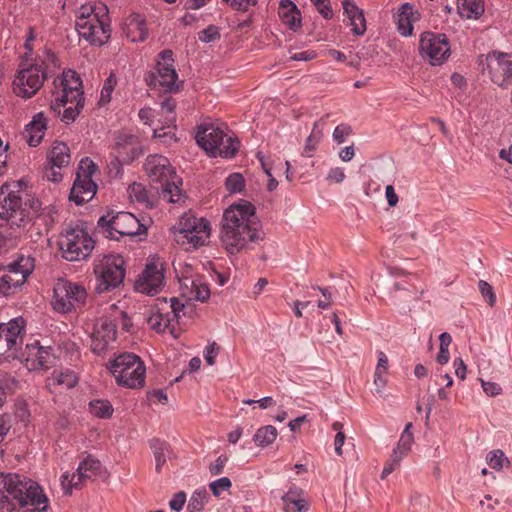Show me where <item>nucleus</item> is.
Wrapping results in <instances>:
<instances>
[{"instance_id": "1", "label": "nucleus", "mask_w": 512, "mask_h": 512, "mask_svg": "<svg viewBox=\"0 0 512 512\" xmlns=\"http://www.w3.org/2000/svg\"><path fill=\"white\" fill-rule=\"evenodd\" d=\"M264 236L250 201L240 199L226 208V252L239 253L249 242H260Z\"/></svg>"}, {"instance_id": "2", "label": "nucleus", "mask_w": 512, "mask_h": 512, "mask_svg": "<svg viewBox=\"0 0 512 512\" xmlns=\"http://www.w3.org/2000/svg\"><path fill=\"white\" fill-rule=\"evenodd\" d=\"M48 507L49 499L36 481L17 473H0L1 510L31 508L30 512H44Z\"/></svg>"}, {"instance_id": "3", "label": "nucleus", "mask_w": 512, "mask_h": 512, "mask_svg": "<svg viewBox=\"0 0 512 512\" xmlns=\"http://www.w3.org/2000/svg\"><path fill=\"white\" fill-rule=\"evenodd\" d=\"M144 170L161 199L169 203L185 201L186 196L179 187L182 180L176 175L168 158L158 154L149 155L144 163Z\"/></svg>"}, {"instance_id": "4", "label": "nucleus", "mask_w": 512, "mask_h": 512, "mask_svg": "<svg viewBox=\"0 0 512 512\" xmlns=\"http://www.w3.org/2000/svg\"><path fill=\"white\" fill-rule=\"evenodd\" d=\"M79 37L91 45L101 46L111 36L108 8L103 5H82L75 23Z\"/></svg>"}, {"instance_id": "5", "label": "nucleus", "mask_w": 512, "mask_h": 512, "mask_svg": "<svg viewBox=\"0 0 512 512\" xmlns=\"http://www.w3.org/2000/svg\"><path fill=\"white\" fill-rule=\"evenodd\" d=\"M21 187L22 182L15 181L0 189V220L11 228L25 226L31 221L28 210L23 207Z\"/></svg>"}, {"instance_id": "6", "label": "nucleus", "mask_w": 512, "mask_h": 512, "mask_svg": "<svg viewBox=\"0 0 512 512\" xmlns=\"http://www.w3.org/2000/svg\"><path fill=\"white\" fill-rule=\"evenodd\" d=\"M108 369L118 385L130 389L143 387L146 368L141 358L133 353H122L108 364Z\"/></svg>"}, {"instance_id": "7", "label": "nucleus", "mask_w": 512, "mask_h": 512, "mask_svg": "<svg viewBox=\"0 0 512 512\" xmlns=\"http://www.w3.org/2000/svg\"><path fill=\"white\" fill-rule=\"evenodd\" d=\"M173 234L177 244L186 251L196 250L208 242L209 222L204 218L185 214L180 218L178 227L174 228Z\"/></svg>"}, {"instance_id": "8", "label": "nucleus", "mask_w": 512, "mask_h": 512, "mask_svg": "<svg viewBox=\"0 0 512 512\" xmlns=\"http://www.w3.org/2000/svg\"><path fill=\"white\" fill-rule=\"evenodd\" d=\"M55 91L50 109L61 113V108L67 105L84 106L82 81L75 71L68 70L54 80Z\"/></svg>"}, {"instance_id": "9", "label": "nucleus", "mask_w": 512, "mask_h": 512, "mask_svg": "<svg viewBox=\"0 0 512 512\" xmlns=\"http://www.w3.org/2000/svg\"><path fill=\"white\" fill-rule=\"evenodd\" d=\"M145 80L149 87L159 92L173 93L179 91L181 83L178 81L171 50L167 49L159 53L155 71L150 72Z\"/></svg>"}, {"instance_id": "10", "label": "nucleus", "mask_w": 512, "mask_h": 512, "mask_svg": "<svg viewBox=\"0 0 512 512\" xmlns=\"http://www.w3.org/2000/svg\"><path fill=\"white\" fill-rule=\"evenodd\" d=\"M46 78L47 71L43 61L21 63L13 81V91L18 97L29 99L40 90Z\"/></svg>"}, {"instance_id": "11", "label": "nucleus", "mask_w": 512, "mask_h": 512, "mask_svg": "<svg viewBox=\"0 0 512 512\" xmlns=\"http://www.w3.org/2000/svg\"><path fill=\"white\" fill-rule=\"evenodd\" d=\"M98 227L105 237L119 240L123 236H136L145 230L138 218L130 212L121 211L111 216V213L101 216Z\"/></svg>"}, {"instance_id": "12", "label": "nucleus", "mask_w": 512, "mask_h": 512, "mask_svg": "<svg viewBox=\"0 0 512 512\" xmlns=\"http://www.w3.org/2000/svg\"><path fill=\"white\" fill-rule=\"evenodd\" d=\"M87 300L86 289L75 282L59 280L54 286L51 305L59 313H71L82 308Z\"/></svg>"}, {"instance_id": "13", "label": "nucleus", "mask_w": 512, "mask_h": 512, "mask_svg": "<svg viewBox=\"0 0 512 512\" xmlns=\"http://www.w3.org/2000/svg\"><path fill=\"white\" fill-rule=\"evenodd\" d=\"M125 261L120 255H107L100 259L94 267L97 285L96 291L104 293L118 287L125 277Z\"/></svg>"}, {"instance_id": "14", "label": "nucleus", "mask_w": 512, "mask_h": 512, "mask_svg": "<svg viewBox=\"0 0 512 512\" xmlns=\"http://www.w3.org/2000/svg\"><path fill=\"white\" fill-rule=\"evenodd\" d=\"M59 247L66 260L80 261L90 255L94 241L83 228H67L60 235Z\"/></svg>"}, {"instance_id": "15", "label": "nucleus", "mask_w": 512, "mask_h": 512, "mask_svg": "<svg viewBox=\"0 0 512 512\" xmlns=\"http://www.w3.org/2000/svg\"><path fill=\"white\" fill-rule=\"evenodd\" d=\"M24 320L16 318L0 323V363L20 358L23 344Z\"/></svg>"}, {"instance_id": "16", "label": "nucleus", "mask_w": 512, "mask_h": 512, "mask_svg": "<svg viewBox=\"0 0 512 512\" xmlns=\"http://www.w3.org/2000/svg\"><path fill=\"white\" fill-rule=\"evenodd\" d=\"M419 53L431 65H441L450 56V45L446 35L433 32L422 33Z\"/></svg>"}, {"instance_id": "17", "label": "nucleus", "mask_w": 512, "mask_h": 512, "mask_svg": "<svg viewBox=\"0 0 512 512\" xmlns=\"http://www.w3.org/2000/svg\"><path fill=\"white\" fill-rule=\"evenodd\" d=\"M33 270L30 258H20L2 268L0 293L7 295L12 289L22 286Z\"/></svg>"}, {"instance_id": "18", "label": "nucleus", "mask_w": 512, "mask_h": 512, "mask_svg": "<svg viewBox=\"0 0 512 512\" xmlns=\"http://www.w3.org/2000/svg\"><path fill=\"white\" fill-rule=\"evenodd\" d=\"M195 139L208 156L222 157L224 131L219 125L213 123L200 125L197 128Z\"/></svg>"}, {"instance_id": "19", "label": "nucleus", "mask_w": 512, "mask_h": 512, "mask_svg": "<svg viewBox=\"0 0 512 512\" xmlns=\"http://www.w3.org/2000/svg\"><path fill=\"white\" fill-rule=\"evenodd\" d=\"M487 71L491 80L498 86L505 85L512 78V55L492 52L487 55Z\"/></svg>"}, {"instance_id": "20", "label": "nucleus", "mask_w": 512, "mask_h": 512, "mask_svg": "<svg viewBox=\"0 0 512 512\" xmlns=\"http://www.w3.org/2000/svg\"><path fill=\"white\" fill-rule=\"evenodd\" d=\"M91 350L95 354L105 353L117 337V326L108 318H101L91 333Z\"/></svg>"}, {"instance_id": "21", "label": "nucleus", "mask_w": 512, "mask_h": 512, "mask_svg": "<svg viewBox=\"0 0 512 512\" xmlns=\"http://www.w3.org/2000/svg\"><path fill=\"white\" fill-rule=\"evenodd\" d=\"M102 465L99 460L86 457L78 466L76 473L69 479L67 474L62 475L61 485L66 494L71 493L72 488H79L84 480L97 476L101 472Z\"/></svg>"}, {"instance_id": "22", "label": "nucleus", "mask_w": 512, "mask_h": 512, "mask_svg": "<svg viewBox=\"0 0 512 512\" xmlns=\"http://www.w3.org/2000/svg\"><path fill=\"white\" fill-rule=\"evenodd\" d=\"M25 357V363L28 370H47L55 364L56 357L51 352L50 347L39 346L38 342L28 344L25 348V354L20 355Z\"/></svg>"}, {"instance_id": "23", "label": "nucleus", "mask_w": 512, "mask_h": 512, "mask_svg": "<svg viewBox=\"0 0 512 512\" xmlns=\"http://www.w3.org/2000/svg\"><path fill=\"white\" fill-rule=\"evenodd\" d=\"M163 283L164 274L161 265L150 263L137 279L135 288L140 293L154 295L161 291Z\"/></svg>"}, {"instance_id": "24", "label": "nucleus", "mask_w": 512, "mask_h": 512, "mask_svg": "<svg viewBox=\"0 0 512 512\" xmlns=\"http://www.w3.org/2000/svg\"><path fill=\"white\" fill-rule=\"evenodd\" d=\"M420 19V13L410 3L402 4L394 14L397 31L404 37L413 34V24Z\"/></svg>"}, {"instance_id": "25", "label": "nucleus", "mask_w": 512, "mask_h": 512, "mask_svg": "<svg viewBox=\"0 0 512 512\" xmlns=\"http://www.w3.org/2000/svg\"><path fill=\"white\" fill-rule=\"evenodd\" d=\"M97 185L92 178L82 177L80 172H77V177L74 181L70 192V200L77 205H81L90 201L96 194Z\"/></svg>"}, {"instance_id": "26", "label": "nucleus", "mask_w": 512, "mask_h": 512, "mask_svg": "<svg viewBox=\"0 0 512 512\" xmlns=\"http://www.w3.org/2000/svg\"><path fill=\"white\" fill-rule=\"evenodd\" d=\"M179 283L182 296L188 300L205 301L210 296L209 287L198 279L182 276Z\"/></svg>"}, {"instance_id": "27", "label": "nucleus", "mask_w": 512, "mask_h": 512, "mask_svg": "<svg viewBox=\"0 0 512 512\" xmlns=\"http://www.w3.org/2000/svg\"><path fill=\"white\" fill-rule=\"evenodd\" d=\"M47 129V120L42 112L37 113L32 121L28 123L24 130V137L31 147L38 146Z\"/></svg>"}, {"instance_id": "28", "label": "nucleus", "mask_w": 512, "mask_h": 512, "mask_svg": "<svg viewBox=\"0 0 512 512\" xmlns=\"http://www.w3.org/2000/svg\"><path fill=\"white\" fill-rule=\"evenodd\" d=\"M278 15L282 23L290 30L296 31L300 29L301 13L297 6L291 0H281Z\"/></svg>"}, {"instance_id": "29", "label": "nucleus", "mask_w": 512, "mask_h": 512, "mask_svg": "<svg viewBox=\"0 0 512 512\" xmlns=\"http://www.w3.org/2000/svg\"><path fill=\"white\" fill-rule=\"evenodd\" d=\"M345 14L349 18L352 32L355 35H362L366 31V20L364 13L351 0H342Z\"/></svg>"}, {"instance_id": "30", "label": "nucleus", "mask_w": 512, "mask_h": 512, "mask_svg": "<svg viewBox=\"0 0 512 512\" xmlns=\"http://www.w3.org/2000/svg\"><path fill=\"white\" fill-rule=\"evenodd\" d=\"M47 159L52 167L58 169L67 167L71 162L70 149L66 143L55 141L47 154Z\"/></svg>"}, {"instance_id": "31", "label": "nucleus", "mask_w": 512, "mask_h": 512, "mask_svg": "<svg viewBox=\"0 0 512 512\" xmlns=\"http://www.w3.org/2000/svg\"><path fill=\"white\" fill-rule=\"evenodd\" d=\"M138 139L134 135L125 136V140L123 142L117 143V163H129L138 157Z\"/></svg>"}, {"instance_id": "32", "label": "nucleus", "mask_w": 512, "mask_h": 512, "mask_svg": "<svg viewBox=\"0 0 512 512\" xmlns=\"http://www.w3.org/2000/svg\"><path fill=\"white\" fill-rule=\"evenodd\" d=\"M78 382L77 375L70 370L54 371L46 380L47 388L53 392L57 387L64 389L73 388Z\"/></svg>"}, {"instance_id": "33", "label": "nucleus", "mask_w": 512, "mask_h": 512, "mask_svg": "<svg viewBox=\"0 0 512 512\" xmlns=\"http://www.w3.org/2000/svg\"><path fill=\"white\" fill-rule=\"evenodd\" d=\"M457 10L461 18L478 19L484 13L483 0H457Z\"/></svg>"}, {"instance_id": "34", "label": "nucleus", "mask_w": 512, "mask_h": 512, "mask_svg": "<svg viewBox=\"0 0 512 512\" xmlns=\"http://www.w3.org/2000/svg\"><path fill=\"white\" fill-rule=\"evenodd\" d=\"M170 317L163 313L158 306L152 307L147 317L148 326L157 333H164L170 329Z\"/></svg>"}, {"instance_id": "35", "label": "nucleus", "mask_w": 512, "mask_h": 512, "mask_svg": "<svg viewBox=\"0 0 512 512\" xmlns=\"http://www.w3.org/2000/svg\"><path fill=\"white\" fill-rule=\"evenodd\" d=\"M286 509L294 512H302L309 509V502L302 493L289 491L283 496Z\"/></svg>"}, {"instance_id": "36", "label": "nucleus", "mask_w": 512, "mask_h": 512, "mask_svg": "<svg viewBox=\"0 0 512 512\" xmlns=\"http://www.w3.org/2000/svg\"><path fill=\"white\" fill-rule=\"evenodd\" d=\"M246 187V179L242 173L234 172L226 177V192L229 195H245Z\"/></svg>"}, {"instance_id": "37", "label": "nucleus", "mask_w": 512, "mask_h": 512, "mask_svg": "<svg viewBox=\"0 0 512 512\" xmlns=\"http://www.w3.org/2000/svg\"><path fill=\"white\" fill-rule=\"evenodd\" d=\"M389 362L384 352L379 353L378 363L375 369L374 384L381 390L387 384L386 374L388 373Z\"/></svg>"}, {"instance_id": "38", "label": "nucleus", "mask_w": 512, "mask_h": 512, "mask_svg": "<svg viewBox=\"0 0 512 512\" xmlns=\"http://www.w3.org/2000/svg\"><path fill=\"white\" fill-rule=\"evenodd\" d=\"M277 437V430L274 426L267 425L257 430L254 435V441L258 446H268L272 444Z\"/></svg>"}, {"instance_id": "39", "label": "nucleus", "mask_w": 512, "mask_h": 512, "mask_svg": "<svg viewBox=\"0 0 512 512\" xmlns=\"http://www.w3.org/2000/svg\"><path fill=\"white\" fill-rule=\"evenodd\" d=\"M150 447L153 451L155 458V469L157 473L161 472L162 466L166 462V450L167 444L165 442L160 441L159 439H153L150 442Z\"/></svg>"}, {"instance_id": "40", "label": "nucleus", "mask_w": 512, "mask_h": 512, "mask_svg": "<svg viewBox=\"0 0 512 512\" xmlns=\"http://www.w3.org/2000/svg\"><path fill=\"white\" fill-rule=\"evenodd\" d=\"M90 412L102 419H108L113 414V407L108 400H94L89 404Z\"/></svg>"}, {"instance_id": "41", "label": "nucleus", "mask_w": 512, "mask_h": 512, "mask_svg": "<svg viewBox=\"0 0 512 512\" xmlns=\"http://www.w3.org/2000/svg\"><path fill=\"white\" fill-rule=\"evenodd\" d=\"M175 108L176 100L172 97H167L161 102V111L165 116L164 124L165 127L167 128H170L172 126L174 127V123L176 121Z\"/></svg>"}, {"instance_id": "42", "label": "nucleus", "mask_w": 512, "mask_h": 512, "mask_svg": "<svg viewBox=\"0 0 512 512\" xmlns=\"http://www.w3.org/2000/svg\"><path fill=\"white\" fill-rule=\"evenodd\" d=\"M128 32L132 36V41H144L148 34L144 21L138 17L130 20Z\"/></svg>"}, {"instance_id": "43", "label": "nucleus", "mask_w": 512, "mask_h": 512, "mask_svg": "<svg viewBox=\"0 0 512 512\" xmlns=\"http://www.w3.org/2000/svg\"><path fill=\"white\" fill-rule=\"evenodd\" d=\"M209 496L205 489L195 490L188 501V512H200L204 509Z\"/></svg>"}, {"instance_id": "44", "label": "nucleus", "mask_w": 512, "mask_h": 512, "mask_svg": "<svg viewBox=\"0 0 512 512\" xmlns=\"http://www.w3.org/2000/svg\"><path fill=\"white\" fill-rule=\"evenodd\" d=\"M322 130L318 128V123L314 124V127L312 129L311 134L306 140L305 146H304V152L308 157H311L313 155V152L316 150V147L322 138Z\"/></svg>"}, {"instance_id": "45", "label": "nucleus", "mask_w": 512, "mask_h": 512, "mask_svg": "<svg viewBox=\"0 0 512 512\" xmlns=\"http://www.w3.org/2000/svg\"><path fill=\"white\" fill-rule=\"evenodd\" d=\"M128 194L132 201L138 203H149L148 191L141 183H133L128 188Z\"/></svg>"}, {"instance_id": "46", "label": "nucleus", "mask_w": 512, "mask_h": 512, "mask_svg": "<svg viewBox=\"0 0 512 512\" xmlns=\"http://www.w3.org/2000/svg\"><path fill=\"white\" fill-rule=\"evenodd\" d=\"M221 38V29L215 25H209L207 28L198 32V39L203 43H210Z\"/></svg>"}, {"instance_id": "47", "label": "nucleus", "mask_w": 512, "mask_h": 512, "mask_svg": "<svg viewBox=\"0 0 512 512\" xmlns=\"http://www.w3.org/2000/svg\"><path fill=\"white\" fill-rule=\"evenodd\" d=\"M241 146L239 138L231 131L226 132V158H233Z\"/></svg>"}, {"instance_id": "48", "label": "nucleus", "mask_w": 512, "mask_h": 512, "mask_svg": "<svg viewBox=\"0 0 512 512\" xmlns=\"http://www.w3.org/2000/svg\"><path fill=\"white\" fill-rule=\"evenodd\" d=\"M505 458L504 453L501 450H495L490 452V455L487 457V462L489 466L497 471L503 468Z\"/></svg>"}, {"instance_id": "49", "label": "nucleus", "mask_w": 512, "mask_h": 512, "mask_svg": "<svg viewBox=\"0 0 512 512\" xmlns=\"http://www.w3.org/2000/svg\"><path fill=\"white\" fill-rule=\"evenodd\" d=\"M402 458L403 456L399 454V451H393L390 461L383 468L381 478L384 479L391 474L400 465Z\"/></svg>"}, {"instance_id": "50", "label": "nucleus", "mask_w": 512, "mask_h": 512, "mask_svg": "<svg viewBox=\"0 0 512 512\" xmlns=\"http://www.w3.org/2000/svg\"><path fill=\"white\" fill-rule=\"evenodd\" d=\"M413 442V434L402 433L398 445L393 451H399V454L404 456L411 449Z\"/></svg>"}, {"instance_id": "51", "label": "nucleus", "mask_w": 512, "mask_h": 512, "mask_svg": "<svg viewBox=\"0 0 512 512\" xmlns=\"http://www.w3.org/2000/svg\"><path fill=\"white\" fill-rule=\"evenodd\" d=\"M116 85V78L114 75H110L104 82V85L101 90V99L100 102H109L111 99V94Z\"/></svg>"}, {"instance_id": "52", "label": "nucleus", "mask_w": 512, "mask_h": 512, "mask_svg": "<svg viewBox=\"0 0 512 512\" xmlns=\"http://www.w3.org/2000/svg\"><path fill=\"white\" fill-rule=\"evenodd\" d=\"M97 171V165L89 158L81 160L78 172L81 173L82 177L92 178V175Z\"/></svg>"}, {"instance_id": "53", "label": "nucleus", "mask_w": 512, "mask_h": 512, "mask_svg": "<svg viewBox=\"0 0 512 512\" xmlns=\"http://www.w3.org/2000/svg\"><path fill=\"white\" fill-rule=\"evenodd\" d=\"M64 108L61 120L65 123H71L74 122L77 118V116L80 113V110L83 108V106H77L75 104L73 105H67Z\"/></svg>"}, {"instance_id": "54", "label": "nucleus", "mask_w": 512, "mask_h": 512, "mask_svg": "<svg viewBox=\"0 0 512 512\" xmlns=\"http://www.w3.org/2000/svg\"><path fill=\"white\" fill-rule=\"evenodd\" d=\"M186 503V494L183 491H179L173 495L172 499L169 501V507L171 510L179 512L182 510Z\"/></svg>"}, {"instance_id": "55", "label": "nucleus", "mask_w": 512, "mask_h": 512, "mask_svg": "<svg viewBox=\"0 0 512 512\" xmlns=\"http://www.w3.org/2000/svg\"><path fill=\"white\" fill-rule=\"evenodd\" d=\"M220 349V346L215 342L206 347L204 351V358L208 365L215 364V358L220 353Z\"/></svg>"}, {"instance_id": "56", "label": "nucleus", "mask_w": 512, "mask_h": 512, "mask_svg": "<svg viewBox=\"0 0 512 512\" xmlns=\"http://www.w3.org/2000/svg\"><path fill=\"white\" fill-rule=\"evenodd\" d=\"M351 127L346 124L338 125L333 132V138L337 143H342L345 138L351 133Z\"/></svg>"}, {"instance_id": "57", "label": "nucleus", "mask_w": 512, "mask_h": 512, "mask_svg": "<svg viewBox=\"0 0 512 512\" xmlns=\"http://www.w3.org/2000/svg\"><path fill=\"white\" fill-rule=\"evenodd\" d=\"M316 6L318 12L325 18L329 19L332 17V9L330 7L329 0H312Z\"/></svg>"}, {"instance_id": "58", "label": "nucleus", "mask_w": 512, "mask_h": 512, "mask_svg": "<svg viewBox=\"0 0 512 512\" xmlns=\"http://www.w3.org/2000/svg\"><path fill=\"white\" fill-rule=\"evenodd\" d=\"M258 0H226L234 10L247 11L251 6H254Z\"/></svg>"}, {"instance_id": "59", "label": "nucleus", "mask_w": 512, "mask_h": 512, "mask_svg": "<svg viewBox=\"0 0 512 512\" xmlns=\"http://www.w3.org/2000/svg\"><path fill=\"white\" fill-rule=\"evenodd\" d=\"M479 289L484 297L488 298V303L490 306H493L496 300L495 294L493 292L492 286L486 281L481 280L479 282Z\"/></svg>"}, {"instance_id": "60", "label": "nucleus", "mask_w": 512, "mask_h": 512, "mask_svg": "<svg viewBox=\"0 0 512 512\" xmlns=\"http://www.w3.org/2000/svg\"><path fill=\"white\" fill-rule=\"evenodd\" d=\"M481 385L488 396L494 397L500 395L502 392L500 385L495 382L481 380Z\"/></svg>"}, {"instance_id": "61", "label": "nucleus", "mask_w": 512, "mask_h": 512, "mask_svg": "<svg viewBox=\"0 0 512 512\" xmlns=\"http://www.w3.org/2000/svg\"><path fill=\"white\" fill-rule=\"evenodd\" d=\"M344 178H345L344 171L342 168H339V167L332 168L327 175V179L330 181H333L335 183L342 182L344 180Z\"/></svg>"}, {"instance_id": "62", "label": "nucleus", "mask_w": 512, "mask_h": 512, "mask_svg": "<svg viewBox=\"0 0 512 512\" xmlns=\"http://www.w3.org/2000/svg\"><path fill=\"white\" fill-rule=\"evenodd\" d=\"M454 367H455V374L457 377H459L461 380H464L466 378V371L467 367L464 363V361L461 358H457L454 360Z\"/></svg>"}, {"instance_id": "63", "label": "nucleus", "mask_w": 512, "mask_h": 512, "mask_svg": "<svg viewBox=\"0 0 512 512\" xmlns=\"http://www.w3.org/2000/svg\"><path fill=\"white\" fill-rule=\"evenodd\" d=\"M316 57V53L312 50L301 51L293 54L291 59L294 61H309Z\"/></svg>"}, {"instance_id": "64", "label": "nucleus", "mask_w": 512, "mask_h": 512, "mask_svg": "<svg viewBox=\"0 0 512 512\" xmlns=\"http://www.w3.org/2000/svg\"><path fill=\"white\" fill-rule=\"evenodd\" d=\"M385 196L390 207H394L398 203V196L392 185H387L385 189Z\"/></svg>"}]
</instances>
